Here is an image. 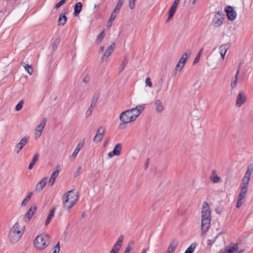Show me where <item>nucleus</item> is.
Listing matches in <instances>:
<instances>
[{"mask_svg": "<svg viewBox=\"0 0 253 253\" xmlns=\"http://www.w3.org/2000/svg\"><path fill=\"white\" fill-rule=\"evenodd\" d=\"M46 121H47L46 118H43L38 126H40L44 128V126L46 124Z\"/></svg>", "mask_w": 253, "mask_h": 253, "instance_id": "obj_45", "label": "nucleus"}, {"mask_svg": "<svg viewBox=\"0 0 253 253\" xmlns=\"http://www.w3.org/2000/svg\"><path fill=\"white\" fill-rule=\"evenodd\" d=\"M248 187H249V186H247V185H241V192H244V193H247V191H248Z\"/></svg>", "mask_w": 253, "mask_h": 253, "instance_id": "obj_47", "label": "nucleus"}, {"mask_svg": "<svg viewBox=\"0 0 253 253\" xmlns=\"http://www.w3.org/2000/svg\"><path fill=\"white\" fill-rule=\"evenodd\" d=\"M25 70L28 72L29 75H32L33 72V69L31 65H28L25 68Z\"/></svg>", "mask_w": 253, "mask_h": 253, "instance_id": "obj_39", "label": "nucleus"}, {"mask_svg": "<svg viewBox=\"0 0 253 253\" xmlns=\"http://www.w3.org/2000/svg\"><path fill=\"white\" fill-rule=\"evenodd\" d=\"M122 144L121 143H118L116 144L113 150L111 152H110L108 153V157L109 158H112L114 156H119L121 154V150H122Z\"/></svg>", "mask_w": 253, "mask_h": 253, "instance_id": "obj_14", "label": "nucleus"}, {"mask_svg": "<svg viewBox=\"0 0 253 253\" xmlns=\"http://www.w3.org/2000/svg\"><path fill=\"white\" fill-rule=\"evenodd\" d=\"M145 83L150 87L152 86V84L149 78H147L146 79Z\"/></svg>", "mask_w": 253, "mask_h": 253, "instance_id": "obj_50", "label": "nucleus"}, {"mask_svg": "<svg viewBox=\"0 0 253 253\" xmlns=\"http://www.w3.org/2000/svg\"><path fill=\"white\" fill-rule=\"evenodd\" d=\"M78 197L76 192L71 190L63 196V203L65 208H71L76 203Z\"/></svg>", "mask_w": 253, "mask_h": 253, "instance_id": "obj_3", "label": "nucleus"}, {"mask_svg": "<svg viewBox=\"0 0 253 253\" xmlns=\"http://www.w3.org/2000/svg\"><path fill=\"white\" fill-rule=\"evenodd\" d=\"M211 179L213 183H217L220 181V177L216 175L214 176H211Z\"/></svg>", "mask_w": 253, "mask_h": 253, "instance_id": "obj_40", "label": "nucleus"}, {"mask_svg": "<svg viewBox=\"0 0 253 253\" xmlns=\"http://www.w3.org/2000/svg\"><path fill=\"white\" fill-rule=\"evenodd\" d=\"M99 97H100L99 93L98 92V93H95L94 97L92 100L90 106L89 107V108L87 109V110L86 112V113H85L86 117H88L91 115L92 110H93V109L95 106Z\"/></svg>", "mask_w": 253, "mask_h": 253, "instance_id": "obj_8", "label": "nucleus"}, {"mask_svg": "<svg viewBox=\"0 0 253 253\" xmlns=\"http://www.w3.org/2000/svg\"><path fill=\"white\" fill-rule=\"evenodd\" d=\"M117 14V13H116L114 11L112 12L107 23V25L108 27L111 26L113 21L115 20V19L116 17Z\"/></svg>", "mask_w": 253, "mask_h": 253, "instance_id": "obj_28", "label": "nucleus"}, {"mask_svg": "<svg viewBox=\"0 0 253 253\" xmlns=\"http://www.w3.org/2000/svg\"><path fill=\"white\" fill-rule=\"evenodd\" d=\"M39 157V155L38 153H37L34 155L32 161L31 162V163H30V165L29 166L28 169H33V166L36 164V163L37 162Z\"/></svg>", "mask_w": 253, "mask_h": 253, "instance_id": "obj_26", "label": "nucleus"}, {"mask_svg": "<svg viewBox=\"0 0 253 253\" xmlns=\"http://www.w3.org/2000/svg\"><path fill=\"white\" fill-rule=\"evenodd\" d=\"M104 36H105V32H104V30H103L97 36L96 41L98 42H101V41L103 40Z\"/></svg>", "mask_w": 253, "mask_h": 253, "instance_id": "obj_36", "label": "nucleus"}, {"mask_svg": "<svg viewBox=\"0 0 253 253\" xmlns=\"http://www.w3.org/2000/svg\"><path fill=\"white\" fill-rule=\"evenodd\" d=\"M127 63V59L126 57L124 58V60L122 62V63L120 66V67L119 68L120 72H122L123 70L124 69L125 66L126 65Z\"/></svg>", "mask_w": 253, "mask_h": 253, "instance_id": "obj_33", "label": "nucleus"}, {"mask_svg": "<svg viewBox=\"0 0 253 253\" xmlns=\"http://www.w3.org/2000/svg\"><path fill=\"white\" fill-rule=\"evenodd\" d=\"M180 0H175L173 3L172 4V5L171 6V8H173L175 10H176L177 5L178 3H179Z\"/></svg>", "mask_w": 253, "mask_h": 253, "instance_id": "obj_46", "label": "nucleus"}, {"mask_svg": "<svg viewBox=\"0 0 253 253\" xmlns=\"http://www.w3.org/2000/svg\"><path fill=\"white\" fill-rule=\"evenodd\" d=\"M104 47L103 46H101L99 50V52H102L104 51Z\"/></svg>", "mask_w": 253, "mask_h": 253, "instance_id": "obj_62", "label": "nucleus"}, {"mask_svg": "<svg viewBox=\"0 0 253 253\" xmlns=\"http://www.w3.org/2000/svg\"><path fill=\"white\" fill-rule=\"evenodd\" d=\"M219 49L222 59L223 60L224 59L227 50L228 49V45L227 44L222 45L219 47Z\"/></svg>", "mask_w": 253, "mask_h": 253, "instance_id": "obj_23", "label": "nucleus"}, {"mask_svg": "<svg viewBox=\"0 0 253 253\" xmlns=\"http://www.w3.org/2000/svg\"><path fill=\"white\" fill-rule=\"evenodd\" d=\"M105 132V128L100 126L97 130V132L94 137L93 141L96 142H100Z\"/></svg>", "mask_w": 253, "mask_h": 253, "instance_id": "obj_11", "label": "nucleus"}, {"mask_svg": "<svg viewBox=\"0 0 253 253\" xmlns=\"http://www.w3.org/2000/svg\"><path fill=\"white\" fill-rule=\"evenodd\" d=\"M183 67H182L181 64L178 62L175 68L174 71L175 72V74H176L177 71H180Z\"/></svg>", "mask_w": 253, "mask_h": 253, "instance_id": "obj_44", "label": "nucleus"}, {"mask_svg": "<svg viewBox=\"0 0 253 253\" xmlns=\"http://www.w3.org/2000/svg\"><path fill=\"white\" fill-rule=\"evenodd\" d=\"M56 41L54 42L53 43V48L54 49V50L57 48V44H56Z\"/></svg>", "mask_w": 253, "mask_h": 253, "instance_id": "obj_61", "label": "nucleus"}, {"mask_svg": "<svg viewBox=\"0 0 253 253\" xmlns=\"http://www.w3.org/2000/svg\"><path fill=\"white\" fill-rule=\"evenodd\" d=\"M246 193H244V192H240L239 195L238 196V199L243 200L245 197Z\"/></svg>", "mask_w": 253, "mask_h": 253, "instance_id": "obj_49", "label": "nucleus"}, {"mask_svg": "<svg viewBox=\"0 0 253 253\" xmlns=\"http://www.w3.org/2000/svg\"><path fill=\"white\" fill-rule=\"evenodd\" d=\"M84 143V140H81L79 141L74 151L69 158L71 161H73L75 159L79 151L83 148Z\"/></svg>", "mask_w": 253, "mask_h": 253, "instance_id": "obj_12", "label": "nucleus"}, {"mask_svg": "<svg viewBox=\"0 0 253 253\" xmlns=\"http://www.w3.org/2000/svg\"><path fill=\"white\" fill-rule=\"evenodd\" d=\"M130 244L133 245V241H131V242H129V244L126 247L124 253H130V251L131 250V246L130 245Z\"/></svg>", "mask_w": 253, "mask_h": 253, "instance_id": "obj_41", "label": "nucleus"}, {"mask_svg": "<svg viewBox=\"0 0 253 253\" xmlns=\"http://www.w3.org/2000/svg\"><path fill=\"white\" fill-rule=\"evenodd\" d=\"M29 140V136L26 135L22 137L20 142L15 146L14 151L18 154L22 148L27 144Z\"/></svg>", "mask_w": 253, "mask_h": 253, "instance_id": "obj_7", "label": "nucleus"}, {"mask_svg": "<svg viewBox=\"0 0 253 253\" xmlns=\"http://www.w3.org/2000/svg\"><path fill=\"white\" fill-rule=\"evenodd\" d=\"M23 104L24 101L23 100L20 101L15 107V110L17 111H20L22 109Z\"/></svg>", "mask_w": 253, "mask_h": 253, "instance_id": "obj_37", "label": "nucleus"}, {"mask_svg": "<svg viewBox=\"0 0 253 253\" xmlns=\"http://www.w3.org/2000/svg\"><path fill=\"white\" fill-rule=\"evenodd\" d=\"M253 171V164H250L248 165L247 171L244 177L250 179L251 174Z\"/></svg>", "mask_w": 253, "mask_h": 253, "instance_id": "obj_24", "label": "nucleus"}, {"mask_svg": "<svg viewBox=\"0 0 253 253\" xmlns=\"http://www.w3.org/2000/svg\"><path fill=\"white\" fill-rule=\"evenodd\" d=\"M176 11V10L170 8V9L169 11V16L168 17V19L167 20V21H169L171 20V19L172 18L174 14L175 13Z\"/></svg>", "mask_w": 253, "mask_h": 253, "instance_id": "obj_31", "label": "nucleus"}, {"mask_svg": "<svg viewBox=\"0 0 253 253\" xmlns=\"http://www.w3.org/2000/svg\"><path fill=\"white\" fill-rule=\"evenodd\" d=\"M242 200H242V199H238L237 203V206H236L237 208H239L243 204Z\"/></svg>", "mask_w": 253, "mask_h": 253, "instance_id": "obj_51", "label": "nucleus"}, {"mask_svg": "<svg viewBox=\"0 0 253 253\" xmlns=\"http://www.w3.org/2000/svg\"><path fill=\"white\" fill-rule=\"evenodd\" d=\"M83 7L82 3L81 2H78L76 3L74 6V11L73 14L75 16H77L80 13Z\"/></svg>", "mask_w": 253, "mask_h": 253, "instance_id": "obj_21", "label": "nucleus"}, {"mask_svg": "<svg viewBox=\"0 0 253 253\" xmlns=\"http://www.w3.org/2000/svg\"><path fill=\"white\" fill-rule=\"evenodd\" d=\"M81 169V167H79L78 168L77 170L75 172L74 174L75 177H77L79 175Z\"/></svg>", "mask_w": 253, "mask_h": 253, "instance_id": "obj_52", "label": "nucleus"}, {"mask_svg": "<svg viewBox=\"0 0 253 253\" xmlns=\"http://www.w3.org/2000/svg\"><path fill=\"white\" fill-rule=\"evenodd\" d=\"M203 50H204V47H202L200 49V50L199 51V52H198L196 57H195V58L194 60L193 64H197L199 62L200 57L201 56V55H202V53L203 52Z\"/></svg>", "mask_w": 253, "mask_h": 253, "instance_id": "obj_30", "label": "nucleus"}, {"mask_svg": "<svg viewBox=\"0 0 253 253\" xmlns=\"http://www.w3.org/2000/svg\"><path fill=\"white\" fill-rule=\"evenodd\" d=\"M50 221V220L46 219V221L45 222V225H48Z\"/></svg>", "mask_w": 253, "mask_h": 253, "instance_id": "obj_63", "label": "nucleus"}, {"mask_svg": "<svg viewBox=\"0 0 253 253\" xmlns=\"http://www.w3.org/2000/svg\"><path fill=\"white\" fill-rule=\"evenodd\" d=\"M55 210H56V208L54 207L53 208L52 210H51L50 211V212L47 217V219H48L49 220L51 221L52 217L54 216V212H55Z\"/></svg>", "mask_w": 253, "mask_h": 253, "instance_id": "obj_35", "label": "nucleus"}, {"mask_svg": "<svg viewBox=\"0 0 253 253\" xmlns=\"http://www.w3.org/2000/svg\"><path fill=\"white\" fill-rule=\"evenodd\" d=\"M37 209V207L35 205L31 206L30 209L27 212L25 215L24 218L25 220H29L33 216Z\"/></svg>", "mask_w": 253, "mask_h": 253, "instance_id": "obj_16", "label": "nucleus"}, {"mask_svg": "<svg viewBox=\"0 0 253 253\" xmlns=\"http://www.w3.org/2000/svg\"><path fill=\"white\" fill-rule=\"evenodd\" d=\"M124 2V0H119L115 8L114 9L113 11L115 12L116 13H117L119 12V10H120L122 4L123 2Z\"/></svg>", "mask_w": 253, "mask_h": 253, "instance_id": "obj_29", "label": "nucleus"}, {"mask_svg": "<svg viewBox=\"0 0 253 253\" xmlns=\"http://www.w3.org/2000/svg\"><path fill=\"white\" fill-rule=\"evenodd\" d=\"M66 0H60L59 2H58L56 4V5H55V7L56 8H58L61 6L63 5L66 2Z\"/></svg>", "mask_w": 253, "mask_h": 253, "instance_id": "obj_43", "label": "nucleus"}, {"mask_svg": "<svg viewBox=\"0 0 253 253\" xmlns=\"http://www.w3.org/2000/svg\"><path fill=\"white\" fill-rule=\"evenodd\" d=\"M124 237L123 235H121L119 238L118 241L114 245L113 248L110 251V253H118L119 251L120 250L121 246L123 241L124 240Z\"/></svg>", "mask_w": 253, "mask_h": 253, "instance_id": "obj_10", "label": "nucleus"}, {"mask_svg": "<svg viewBox=\"0 0 253 253\" xmlns=\"http://www.w3.org/2000/svg\"><path fill=\"white\" fill-rule=\"evenodd\" d=\"M250 179L243 177L242 180V185L249 186Z\"/></svg>", "mask_w": 253, "mask_h": 253, "instance_id": "obj_42", "label": "nucleus"}, {"mask_svg": "<svg viewBox=\"0 0 253 253\" xmlns=\"http://www.w3.org/2000/svg\"><path fill=\"white\" fill-rule=\"evenodd\" d=\"M89 78L87 76L84 77V78L83 80V82L84 84H87L89 82Z\"/></svg>", "mask_w": 253, "mask_h": 253, "instance_id": "obj_54", "label": "nucleus"}, {"mask_svg": "<svg viewBox=\"0 0 253 253\" xmlns=\"http://www.w3.org/2000/svg\"><path fill=\"white\" fill-rule=\"evenodd\" d=\"M67 21V17L65 14H60L59 16L58 23L59 25H64Z\"/></svg>", "mask_w": 253, "mask_h": 253, "instance_id": "obj_27", "label": "nucleus"}, {"mask_svg": "<svg viewBox=\"0 0 253 253\" xmlns=\"http://www.w3.org/2000/svg\"><path fill=\"white\" fill-rule=\"evenodd\" d=\"M21 64L24 67V68L26 67V66H28V65L27 62L24 61H22Z\"/></svg>", "mask_w": 253, "mask_h": 253, "instance_id": "obj_59", "label": "nucleus"}, {"mask_svg": "<svg viewBox=\"0 0 253 253\" xmlns=\"http://www.w3.org/2000/svg\"><path fill=\"white\" fill-rule=\"evenodd\" d=\"M155 107L156 111L158 113H161L164 110V107L163 106L162 102L159 99L155 101Z\"/></svg>", "mask_w": 253, "mask_h": 253, "instance_id": "obj_22", "label": "nucleus"}, {"mask_svg": "<svg viewBox=\"0 0 253 253\" xmlns=\"http://www.w3.org/2000/svg\"><path fill=\"white\" fill-rule=\"evenodd\" d=\"M55 170L52 172L50 178H52L54 179H56L57 177L58 176L60 170H61V167L60 165H57L55 168Z\"/></svg>", "mask_w": 253, "mask_h": 253, "instance_id": "obj_25", "label": "nucleus"}, {"mask_svg": "<svg viewBox=\"0 0 253 253\" xmlns=\"http://www.w3.org/2000/svg\"><path fill=\"white\" fill-rule=\"evenodd\" d=\"M115 45V43L114 42L107 47L106 50L105 51L103 55L101 57V59H104V58H107L110 56L114 50Z\"/></svg>", "mask_w": 253, "mask_h": 253, "instance_id": "obj_17", "label": "nucleus"}, {"mask_svg": "<svg viewBox=\"0 0 253 253\" xmlns=\"http://www.w3.org/2000/svg\"><path fill=\"white\" fill-rule=\"evenodd\" d=\"M216 213L220 214L221 213V210L220 208H217L215 210Z\"/></svg>", "mask_w": 253, "mask_h": 253, "instance_id": "obj_60", "label": "nucleus"}, {"mask_svg": "<svg viewBox=\"0 0 253 253\" xmlns=\"http://www.w3.org/2000/svg\"><path fill=\"white\" fill-rule=\"evenodd\" d=\"M55 179H54L53 178H50L49 179V180L48 181V183L50 185V186H52L53 185V184L54 183V182H55Z\"/></svg>", "mask_w": 253, "mask_h": 253, "instance_id": "obj_56", "label": "nucleus"}, {"mask_svg": "<svg viewBox=\"0 0 253 253\" xmlns=\"http://www.w3.org/2000/svg\"><path fill=\"white\" fill-rule=\"evenodd\" d=\"M23 232L20 230L18 222H16L11 228L9 234V238L11 242L15 243L17 242L21 238Z\"/></svg>", "mask_w": 253, "mask_h": 253, "instance_id": "obj_5", "label": "nucleus"}, {"mask_svg": "<svg viewBox=\"0 0 253 253\" xmlns=\"http://www.w3.org/2000/svg\"><path fill=\"white\" fill-rule=\"evenodd\" d=\"M212 244V241H211V240H208V244L209 245H211Z\"/></svg>", "mask_w": 253, "mask_h": 253, "instance_id": "obj_64", "label": "nucleus"}, {"mask_svg": "<svg viewBox=\"0 0 253 253\" xmlns=\"http://www.w3.org/2000/svg\"><path fill=\"white\" fill-rule=\"evenodd\" d=\"M196 247L194 244H191L185 251V253H193Z\"/></svg>", "mask_w": 253, "mask_h": 253, "instance_id": "obj_32", "label": "nucleus"}, {"mask_svg": "<svg viewBox=\"0 0 253 253\" xmlns=\"http://www.w3.org/2000/svg\"><path fill=\"white\" fill-rule=\"evenodd\" d=\"M29 201L28 200H27V199L25 198L23 201L22 202V203H21V206L22 207H24L26 205V204H27L28 202Z\"/></svg>", "mask_w": 253, "mask_h": 253, "instance_id": "obj_53", "label": "nucleus"}, {"mask_svg": "<svg viewBox=\"0 0 253 253\" xmlns=\"http://www.w3.org/2000/svg\"><path fill=\"white\" fill-rule=\"evenodd\" d=\"M135 0H129V7L132 9L134 8Z\"/></svg>", "mask_w": 253, "mask_h": 253, "instance_id": "obj_48", "label": "nucleus"}, {"mask_svg": "<svg viewBox=\"0 0 253 253\" xmlns=\"http://www.w3.org/2000/svg\"><path fill=\"white\" fill-rule=\"evenodd\" d=\"M47 177H45L42 178L40 182H39L36 186V190L40 191L45 186Z\"/></svg>", "mask_w": 253, "mask_h": 253, "instance_id": "obj_19", "label": "nucleus"}, {"mask_svg": "<svg viewBox=\"0 0 253 253\" xmlns=\"http://www.w3.org/2000/svg\"><path fill=\"white\" fill-rule=\"evenodd\" d=\"M223 18L219 14V13H216L215 14L214 18L213 19L212 22L214 27H219L223 23Z\"/></svg>", "mask_w": 253, "mask_h": 253, "instance_id": "obj_15", "label": "nucleus"}, {"mask_svg": "<svg viewBox=\"0 0 253 253\" xmlns=\"http://www.w3.org/2000/svg\"><path fill=\"white\" fill-rule=\"evenodd\" d=\"M178 244L176 239H174L170 244L166 253H172Z\"/></svg>", "mask_w": 253, "mask_h": 253, "instance_id": "obj_18", "label": "nucleus"}, {"mask_svg": "<svg viewBox=\"0 0 253 253\" xmlns=\"http://www.w3.org/2000/svg\"><path fill=\"white\" fill-rule=\"evenodd\" d=\"M33 195V193L32 192H29L25 198L27 200H29Z\"/></svg>", "mask_w": 253, "mask_h": 253, "instance_id": "obj_55", "label": "nucleus"}, {"mask_svg": "<svg viewBox=\"0 0 253 253\" xmlns=\"http://www.w3.org/2000/svg\"><path fill=\"white\" fill-rule=\"evenodd\" d=\"M211 212L209 204L204 202L203 204L201 219V230L202 233L208 231L211 226Z\"/></svg>", "mask_w": 253, "mask_h": 253, "instance_id": "obj_2", "label": "nucleus"}, {"mask_svg": "<svg viewBox=\"0 0 253 253\" xmlns=\"http://www.w3.org/2000/svg\"><path fill=\"white\" fill-rule=\"evenodd\" d=\"M238 246L236 244H231L224 249L221 250L219 253H242V251L237 252Z\"/></svg>", "mask_w": 253, "mask_h": 253, "instance_id": "obj_6", "label": "nucleus"}, {"mask_svg": "<svg viewBox=\"0 0 253 253\" xmlns=\"http://www.w3.org/2000/svg\"><path fill=\"white\" fill-rule=\"evenodd\" d=\"M42 134V132H39V131H37L35 132V137L36 138L39 137Z\"/></svg>", "mask_w": 253, "mask_h": 253, "instance_id": "obj_57", "label": "nucleus"}, {"mask_svg": "<svg viewBox=\"0 0 253 253\" xmlns=\"http://www.w3.org/2000/svg\"><path fill=\"white\" fill-rule=\"evenodd\" d=\"M50 244V238L46 234L38 235L34 240L35 247L40 250L46 248Z\"/></svg>", "mask_w": 253, "mask_h": 253, "instance_id": "obj_4", "label": "nucleus"}, {"mask_svg": "<svg viewBox=\"0 0 253 253\" xmlns=\"http://www.w3.org/2000/svg\"><path fill=\"white\" fill-rule=\"evenodd\" d=\"M143 109L142 106L138 105L131 109L124 111L120 114L119 119L123 124L133 122L140 115Z\"/></svg>", "mask_w": 253, "mask_h": 253, "instance_id": "obj_1", "label": "nucleus"}, {"mask_svg": "<svg viewBox=\"0 0 253 253\" xmlns=\"http://www.w3.org/2000/svg\"><path fill=\"white\" fill-rule=\"evenodd\" d=\"M225 11L226 12L227 16L229 20H233L236 18L237 16L236 12L231 6H227L225 9Z\"/></svg>", "mask_w": 253, "mask_h": 253, "instance_id": "obj_13", "label": "nucleus"}, {"mask_svg": "<svg viewBox=\"0 0 253 253\" xmlns=\"http://www.w3.org/2000/svg\"><path fill=\"white\" fill-rule=\"evenodd\" d=\"M190 53H191V51L187 50L186 52H185L184 53H183L182 54V56L181 57V58H180V59L178 61L179 63L181 64L182 67H183L184 65H185V64L186 62V60L187 59L188 56V55L189 56L190 55Z\"/></svg>", "mask_w": 253, "mask_h": 253, "instance_id": "obj_20", "label": "nucleus"}, {"mask_svg": "<svg viewBox=\"0 0 253 253\" xmlns=\"http://www.w3.org/2000/svg\"><path fill=\"white\" fill-rule=\"evenodd\" d=\"M247 101V97L245 93L243 91H240L237 96V100L236 101V105L238 107L244 104Z\"/></svg>", "mask_w": 253, "mask_h": 253, "instance_id": "obj_9", "label": "nucleus"}, {"mask_svg": "<svg viewBox=\"0 0 253 253\" xmlns=\"http://www.w3.org/2000/svg\"><path fill=\"white\" fill-rule=\"evenodd\" d=\"M44 128L41 127L40 126H38L36 128L37 131H39V132H42Z\"/></svg>", "mask_w": 253, "mask_h": 253, "instance_id": "obj_58", "label": "nucleus"}, {"mask_svg": "<svg viewBox=\"0 0 253 253\" xmlns=\"http://www.w3.org/2000/svg\"><path fill=\"white\" fill-rule=\"evenodd\" d=\"M60 252V243L58 242L54 247L53 253H59Z\"/></svg>", "mask_w": 253, "mask_h": 253, "instance_id": "obj_38", "label": "nucleus"}, {"mask_svg": "<svg viewBox=\"0 0 253 253\" xmlns=\"http://www.w3.org/2000/svg\"><path fill=\"white\" fill-rule=\"evenodd\" d=\"M238 80V78L237 77V76H235V78L232 80L231 83V87L232 89L236 86Z\"/></svg>", "mask_w": 253, "mask_h": 253, "instance_id": "obj_34", "label": "nucleus"}]
</instances>
